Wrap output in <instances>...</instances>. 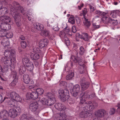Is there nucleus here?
Returning a JSON list of instances; mask_svg holds the SVG:
<instances>
[{
	"instance_id": "nucleus-51",
	"label": "nucleus",
	"mask_w": 120,
	"mask_h": 120,
	"mask_svg": "<svg viewBox=\"0 0 120 120\" xmlns=\"http://www.w3.org/2000/svg\"><path fill=\"white\" fill-rule=\"evenodd\" d=\"M13 36V34L11 32H7L6 37L7 38H11Z\"/></svg>"
},
{
	"instance_id": "nucleus-36",
	"label": "nucleus",
	"mask_w": 120,
	"mask_h": 120,
	"mask_svg": "<svg viewBox=\"0 0 120 120\" xmlns=\"http://www.w3.org/2000/svg\"><path fill=\"white\" fill-rule=\"evenodd\" d=\"M78 53H77L76 56H72L71 57V59L75 63H77L78 61V60L79 59V57L78 56Z\"/></svg>"
},
{
	"instance_id": "nucleus-37",
	"label": "nucleus",
	"mask_w": 120,
	"mask_h": 120,
	"mask_svg": "<svg viewBox=\"0 0 120 120\" xmlns=\"http://www.w3.org/2000/svg\"><path fill=\"white\" fill-rule=\"evenodd\" d=\"M12 55H11V56L10 57V58L11 59V61L12 62H12H15L16 60L15 52H12Z\"/></svg>"
},
{
	"instance_id": "nucleus-3",
	"label": "nucleus",
	"mask_w": 120,
	"mask_h": 120,
	"mask_svg": "<svg viewBox=\"0 0 120 120\" xmlns=\"http://www.w3.org/2000/svg\"><path fill=\"white\" fill-rule=\"evenodd\" d=\"M29 108L30 110L36 115H38L41 111V109L39 107L38 104L37 102L30 103Z\"/></svg>"
},
{
	"instance_id": "nucleus-59",
	"label": "nucleus",
	"mask_w": 120,
	"mask_h": 120,
	"mask_svg": "<svg viewBox=\"0 0 120 120\" xmlns=\"http://www.w3.org/2000/svg\"><path fill=\"white\" fill-rule=\"evenodd\" d=\"M68 22L72 24H74L75 23V20L74 19L69 18L68 20Z\"/></svg>"
},
{
	"instance_id": "nucleus-16",
	"label": "nucleus",
	"mask_w": 120,
	"mask_h": 120,
	"mask_svg": "<svg viewBox=\"0 0 120 120\" xmlns=\"http://www.w3.org/2000/svg\"><path fill=\"white\" fill-rule=\"evenodd\" d=\"M23 80L24 82L26 84H29V85L33 84L34 82L32 81L30 82V77L28 75H24L23 76Z\"/></svg>"
},
{
	"instance_id": "nucleus-27",
	"label": "nucleus",
	"mask_w": 120,
	"mask_h": 120,
	"mask_svg": "<svg viewBox=\"0 0 120 120\" xmlns=\"http://www.w3.org/2000/svg\"><path fill=\"white\" fill-rule=\"evenodd\" d=\"M40 34L44 37H46L49 36L50 34L49 31L48 30H41Z\"/></svg>"
},
{
	"instance_id": "nucleus-11",
	"label": "nucleus",
	"mask_w": 120,
	"mask_h": 120,
	"mask_svg": "<svg viewBox=\"0 0 120 120\" xmlns=\"http://www.w3.org/2000/svg\"><path fill=\"white\" fill-rule=\"evenodd\" d=\"M76 36L81 39H83L85 41H88L89 39L88 37V34L86 33H83L81 35L79 33H77Z\"/></svg>"
},
{
	"instance_id": "nucleus-24",
	"label": "nucleus",
	"mask_w": 120,
	"mask_h": 120,
	"mask_svg": "<svg viewBox=\"0 0 120 120\" xmlns=\"http://www.w3.org/2000/svg\"><path fill=\"white\" fill-rule=\"evenodd\" d=\"M90 114L89 112H86L83 111L80 112L79 116L81 118H86L88 116H90Z\"/></svg>"
},
{
	"instance_id": "nucleus-6",
	"label": "nucleus",
	"mask_w": 120,
	"mask_h": 120,
	"mask_svg": "<svg viewBox=\"0 0 120 120\" xmlns=\"http://www.w3.org/2000/svg\"><path fill=\"white\" fill-rule=\"evenodd\" d=\"M80 86L79 85L77 84L74 86L71 90V93L72 96L74 97H76L80 91Z\"/></svg>"
},
{
	"instance_id": "nucleus-52",
	"label": "nucleus",
	"mask_w": 120,
	"mask_h": 120,
	"mask_svg": "<svg viewBox=\"0 0 120 120\" xmlns=\"http://www.w3.org/2000/svg\"><path fill=\"white\" fill-rule=\"evenodd\" d=\"M7 33V30H0V34L2 35L3 37L5 36Z\"/></svg>"
},
{
	"instance_id": "nucleus-32",
	"label": "nucleus",
	"mask_w": 120,
	"mask_h": 120,
	"mask_svg": "<svg viewBox=\"0 0 120 120\" xmlns=\"http://www.w3.org/2000/svg\"><path fill=\"white\" fill-rule=\"evenodd\" d=\"M98 106V104L97 103L94 102L92 104L89 105V109L90 110L91 109H94L96 108Z\"/></svg>"
},
{
	"instance_id": "nucleus-40",
	"label": "nucleus",
	"mask_w": 120,
	"mask_h": 120,
	"mask_svg": "<svg viewBox=\"0 0 120 120\" xmlns=\"http://www.w3.org/2000/svg\"><path fill=\"white\" fill-rule=\"evenodd\" d=\"M12 81L10 84V85L12 87L15 86L16 85V83L17 82L18 79L16 78L15 79H13Z\"/></svg>"
},
{
	"instance_id": "nucleus-48",
	"label": "nucleus",
	"mask_w": 120,
	"mask_h": 120,
	"mask_svg": "<svg viewBox=\"0 0 120 120\" xmlns=\"http://www.w3.org/2000/svg\"><path fill=\"white\" fill-rule=\"evenodd\" d=\"M15 21L16 25L18 26H19L21 25V21L20 19L15 20Z\"/></svg>"
},
{
	"instance_id": "nucleus-17",
	"label": "nucleus",
	"mask_w": 120,
	"mask_h": 120,
	"mask_svg": "<svg viewBox=\"0 0 120 120\" xmlns=\"http://www.w3.org/2000/svg\"><path fill=\"white\" fill-rule=\"evenodd\" d=\"M54 107L55 108L59 110H63L66 109L65 107H64V105L60 103H58L55 104L54 105Z\"/></svg>"
},
{
	"instance_id": "nucleus-5",
	"label": "nucleus",
	"mask_w": 120,
	"mask_h": 120,
	"mask_svg": "<svg viewBox=\"0 0 120 120\" xmlns=\"http://www.w3.org/2000/svg\"><path fill=\"white\" fill-rule=\"evenodd\" d=\"M33 52L31 53L30 57L33 60H37L39 58L40 56L38 54L39 49L38 48H34L33 49Z\"/></svg>"
},
{
	"instance_id": "nucleus-54",
	"label": "nucleus",
	"mask_w": 120,
	"mask_h": 120,
	"mask_svg": "<svg viewBox=\"0 0 120 120\" xmlns=\"http://www.w3.org/2000/svg\"><path fill=\"white\" fill-rule=\"evenodd\" d=\"M65 34L64 31V30H62L60 32L59 36L61 37H65Z\"/></svg>"
},
{
	"instance_id": "nucleus-43",
	"label": "nucleus",
	"mask_w": 120,
	"mask_h": 120,
	"mask_svg": "<svg viewBox=\"0 0 120 120\" xmlns=\"http://www.w3.org/2000/svg\"><path fill=\"white\" fill-rule=\"evenodd\" d=\"M85 19V25L87 28H88L90 25V22L89 21H88L87 19H86L85 18H84Z\"/></svg>"
},
{
	"instance_id": "nucleus-53",
	"label": "nucleus",
	"mask_w": 120,
	"mask_h": 120,
	"mask_svg": "<svg viewBox=\"0 0 120 120\" xmlns=\"http://www.w3.org/2000/svg\"><path fill=\"white\" fill-rule=\"evenodd\" d=\"M82 97L80 99V104H82L85 102L87 99L82 97Z\"/></svg>"
},
{
	"instance_id": "nucleus-13",
	"label": "nucleus",
	"mask_w": 120,
	"mask_h": 120,
	"mask_svg": "<svg viewBox=\"0 0 120 120\" xmlns=\"http://www.w3.org/2000/svg\"><path fill=\"white\" fill-rule=\"evenodd\" d=\"M85 80L84 78H83L81 79L80 81L82 89L83 90L87 89L89 86V84L88 82H83Z\"/></svg>"
},
{
	"instance_id": "nucleus-15",
	"label": "nucleus",
	"mask_w": 120,
	"mask_h": 120,
	"mask_svg": "<svg viewBox=\"0 0 120 120\" xmlns=\"http://www.w3.org/2000/svg\"><path fill=\"white\" fill-rule=\"evenodd\" d=\"M13 4L14 6L16 8L17 10H20L21 12L23 15L25 14V11L24 8L20 6L17 2H14Z\"/></svg>"
},
{
	"instance_id": "nucleus-31",
	"label": "nucleus",
	"mask_w": 120,
	"mask_h": 120,
	"mask_svg": "<svg viewBox=\"0 0 120 120\" xmlns=\"http://www.w3.org/2000/svg\"><path fill=\"white\" fill-rule=\"evenodd\" d=\"M25 67L23 66H21L20 67L19 69V71L20 75H22L23 74L25 71L26 68Z\"/></svg>"
},
{
	"instance_id": "nucleus-61",
	"label": "nucleus",
	"mask_w": 120,
	"mask_h": 120,
	"mask_svg": "<svg viewBox=\"0 0 120 120\" xmlns=\"http://www.w3.org/2000/svg\"><path fill=\"white\" fill-rule=\"evenodd\" d=\"M93 26L94 28L95 29H98L100 27V26L96 25V24L94 23L93 24Z\"/></svg>"
},
{
	"instance_id": "nucleus-14",
	"label": "nucleus",
	"mask_w": 120,
	"mask_h": 120,
	"mask_svg": "<svg viewBox=\"0 0 120 120\" xmlns=\"http://www.w3.org/2000/svg\"><path fill=\"white\" fill-rule=\"evenodd\" d=\"M11 60L10 58L3 57L1 58V61L4 64L10 65L12 64Z\"/></svg>"
},
{
	"instance_id": "nucleus-63",
	"label": "nucleus",
	"mask_w": 120,
	"mask_h": 120,
	"mask_svg": "<svg viewBox=\"0 0 120 120\" xmlns=\"http://www.w3.org/2000/svg\"><path fill=\"white\" fill-rule=\"evenodd\" d=\"M87 9H84V10H83L82 11V13L83 14V15L84 17V18L85 17V15L87 13Z\"/></svg>"
},
{
	"instance_id": "nucleus-20",
	"label": "nucleus",
	"mask_w": 120,
	"mask_h": 120,
	"mask_svg": "<svg viewBox=\"0 0 120 120\" xmlns=\"http://www.w3.org/2000/svg\"><path fill=\"white\" fill-rule=\"evenodd\" d=\"M111 19L109 17L103 16L102 18L103 22L105 23L108 24L110 23Z\"/></svg>"
},
{
	"instance_id": "nucleus-44",
	"label": "nucleus",
	"mask_w": 120,
	"mask_h": 120,
	"mask_svg": "<svg viewBox=\"0 0 120 120\" xmlns=\"http://www.w3.org/2000/svg\"><path fill=\"white\" fill-rule=\"evenodd\" d=\"M21 47L23 49H25L27 46V44L26 42L24 41H22L21 43Z\"/></svg>"
},
{
	"instance_id": "nucleus-35",
	"label": "nucleus",
	"mask_w": 120,
	"mask_h": 120,
	"mask_svg": "<svg viewBox=\"0 0 120 120\" xmlns=\"http://www.w3.org/2000/svg\"><path fill=\"white\" fill-rule=\"evenodd\" d=\"M36 92L38 94V95H41L44 93L43 90L41 88H39L37 89L36 90Z\"/></svg>"
},
{
	"instance_id": "nucleus-56",
	"label": "nucleus",
	"mask_w": 120,
	"mask_h": 120,
	"mask_svg": "<svg viewBox=\"0 0 120 120\" xmlns=\"http://www.w3.org/2000/svg\"><path fill=\"white\" fill-rule=\"evenodd\" d=\"M77 62L78 63L79 65L81 66L84 65L83 63L82 60L79 58L78 60V61Z\"/></svg>"
},
{
	"instance_id": "nucleus-12",
	"label": "nucleus",
	"mask_w": 120,
	"mask_h": 120,
	"mask_svg": "<svg viewBox=\"0 0 120 120\" xmlns=\"http://www.w3.org/2000/svg\"><path fill=\"white\" fill-rule=\"evenodd\" d=\"M106 111L103 109H101L96 111L95 113V116L97 117L102 118L104 117Z\"/></svg>"
},
{
	"instance_id": "nucleus-1",
	"label": "nucleus",
	"mask_w": 120,
	"mask_h": 120,
	"mask_svg": "<svg viewBox=\"0 0 120 120\" xmlns=\"http://www.w3.org/2000/svg\"><path fill=\"white\" fill-rule=\"evenodd\" d=\"M0 28L2 30H8L4 26H6V25L7 26V24L11 22V19L8 16L3 15L0 17Z\"/></svg>"
},
{
	"instance_id": "nucleus-47",
	"label": "nucleus",
	"mask_w": 120,
	"mask_h": 120,
	"mask_svg": "<svg viewBox=\"0 0 120 120\" xmlns=\"http://www.w3.org/2000/svg\"><path fill=\"white\" fill-rule=\"evenodd\" d=\"M64 39L65 41V43L67 46H68L70 44V42L68 38L67 37H65L64 38Z\"/></svg>"
},
{
	"instance_id": "nucleus-64",
	"label": "nucleus",
	"mask_w": 120,
	"mask_h": 120,
	"mask_svg": "<svg viewBox=\"0 0 120 120\" xmlns=\"http://www.w3.org/2000/svg\"><path fill=\"white\" fill-rule=\"evenodd\" d=\"M49 39L51 40H53L54 39L55 37L53 35H49L48 36Z\"/></svg>"
},
{
	"instance_id": "nucleus-23",
	"label": "nucleus",
	"mask_w": 120,
	"mask_h": 120,
	"mask_svg": "<svg viewBox=\"0 0 120 120\" xmlns=\"http://www.w3.org/2000/svg\"><path fill=\"white\" fill-rule=\"evenodd\" d=\"M17 94L14 92H12L8 94V96L9 98L14 100L15 98L17 96Z\"/></svg>"
},
{
	"instance_id": "nucleus-10",
	"label": "nucleus",
	"mask_w": 120,
	"mask_h": 120,
	"mask_svg": "<svg viewBox=\"0 0 120 120\" xmlns=\"http://www.w3.org/2000/svg\"><path fill=\"white\" fill-rule=\"evenodd\" d=\"M48 41L47 38L40 40L39 43V47L41 48L46 47L48 45Z\"/></svg>"
},
{
	"instance_id": "nucleus-34",
	"label": "nucleus",
	"mask_w": 120,
	"mask_h": 120,
	"mask_svg": "<svg viewBox=\"0 0 120 120\" xmlns=\"http://www.w3.org/2000/svg\"><path fill=\"white\" fill-rule=\"evenodd\" d=\"M11 77L13 79L17 78L18 79V77L17 76L16 72L15 70L11 71Z\"/></svg>"
},
{
	"instance_id": "nucleus-39",
	"label": "nucleus",
	"mask_w": 120,
	"mask_h": 120,
	"mask_svg": "<svg viewBox=\"0 0 120 120\" xmlns=\"http://www.w3.org/2000/svg\"><path fill=\"white\" fill-rule=\"evenodd\" d=\"M95 13L96 14L99 15L101 16H104L106 14L105 13L99 10H97L95 12Z\"/></svg>"
},
{
	"instance_id": "nucleus-50",
	"label": "nucleus",
	"mask_w": 120,
	"mask_h": 120,
	"mask_svg": "<svg viewBox=\"0 0 120 120\" xmlns=\"http://www.w3.org/2000/svg\"><path fill=\"white\" fill-rule=\"evenodd\" d=\"M80 50L79 52V54L81 55H83L84 52L85 50L82 46H81L80 47Z\"/></svg>"
},
{
	"instance_id": "nucleus-28",
	"label": "nucleus",
	"mask_w": 120,
	"mask_h": 120,
	"mask_svg": "<svg viewBox=\"0 0 120 120\" xmlns=\"http://www.w3.org/2000/svg\"><path fill=\"white\" fill-rule=\"evenodd\" d=\"M8 13V10L6 8L4 7L0 9V15H3L6 14Z\"/></svg>"
},
{
	"instance_id": "nucleus-8",
	"label": "nucleus",
	"mask_w": 120,
	"mask_h": 120,
	"mask_svg": "<svg viewBox=\"0 0 120 120\" xmlns=\"http://www.w3.org/2000/svg\"><path fill=\"white\" fill-rule=\"evenodd\" d=\"M60 113H57L56 116V120H66V118L67 116L64 111H62Z\"/></svg>"
},
{
	"instance_id": "nucleus-57",
	"label": "nucleus",
	"mask_w": 120,
	"mask_h": 120,
	"mask_svg": "<svg viewBox=\"0 0 120 120\" xmlns=\"http://www.w3.org/2000/svg\"><path fill=\"white\" fill-rule=\"evenodd\" d=\"M116 109L114 108H112L110 109V115H112L115 113Z\"/></svg>"
},
{
	"instance_id": "nucleus-9",
	"label": "nucleus",
	"mask_w": 120,
	"mask_h": 120,
	"mask_svg": "<svg viewBox=\"0 0 120 120\" xmlns=\"http://www.w3.org/2000/svg\"><path fill=\"white\" fill-rule=\"evenodd\" d=\"M8 116L12 118H15L18 115V112L17 110L14 108L10 109L8 113Z\"/></svg>"
},
{
	"instance_id": "nucleus-46",
	"label": "nucleus",
	"mask_w": 120,
	"mask_h": 120,
	"mask_svg": "<svg viewBox=\"0 0 120 120\" xmlns=\"http://www.w3.org/2000/svg\"><path fill=\"white\" fill-rule=\"evenodd\" d=\"M89 105H88L85 106L83 108V110L84 111L86 112H89V110L90 109H89Z\"/></svg>"
},
{
	"instance_id": "nucleus-26",
	"label": "nucleus",
	"mask_w": 120,
	"mask_h": 120,
	"mask_svg": "<svg viewBox=\"0 0 120 120\" xmlns=\"http://www.w3.org/2000/svg\"><path fill=\"white\" fill-rule=\"evenodd\" d=\"M119 13L118 11H112L110 14L111 16L113 18H116Z\"/></svg>"
},
{
	"instance_id": "nucleus-18",
	"label": "nucleus",
	"mask_w": 120,
	"mask_h": 120,
	"mask_svg": "<svg viewBox=\"0 0 120 120\" xmlns=\"http://www.w3.org/2000/svg\"><path fill=\"white\" fill-rule=\"evenodd\" d=\"M34 29L37 30H42L44 28L43 25L40 23H36L34 24Z\"/></svg>"
},
{
	"instance_id": "nucleus-29",
	"label": "nucleus",
	"mask_w": 120,
	"mask_h": 120,
	"mask_svg": "<svg viewBox=\"0 0 120 120\" xmlns=\"http://www.w3.org/2000/svg\"><path fill=\"white\" fill-rule=\"evenodd\" d=\"M82 93L80 94L81 97H82L84 98L87 99V97L89 96V92L88 91H86L84 92H82Z\"/></svg>"
},
{
	"instance_id": "nucleus-21",
	"label": "nucleus",
	"mask_w": 120,
	"mask_h": 120,
	"mask_svg": "<svg viewBox=\"0 0 120 120\" xmlns=\"http://www.w3.org/2000/svg\"><path fill=\"white\" fill-rule=\"evenodd\" d=\"M15 52L13 50H6L4 52V55L6 57L9 56L10 57L11 56V55H12V52Z\"/></svg>"
},
{
	"instance_id": "nucleus-25",
	"label": "nucleus",
	"mask_w": 120,
	"mask_h": 120,
	"mask_svg": "<svg viewBox=\"0 0 120 120\" xmlns=\"http://www.w3.org/2000/svg\"><path fill=\"white\" fill-rule=\"evenodd\" d=\"M38 94L36 91L32 92L30 95V98L34 100L38 98Z\"/></svg>"
},
{
	"instance_id": "nucleus-45",
	"label": "nucleus",
	"mask_w": 120,
	"mask_h": 120,
	"mask_svg": "<svg viewBox=\"0 0 120 120\" xmlns=\"http://www.w3.org/2000/svg\"><path fill=\"white\" fill-rule=\"evenodd\" d=\"M17 95V97L16 96L14 100L17 102H20L22 100L21 98L18 94Z\"/></svg>"
},
{
	"instance_id": "nucleus-42",
	"label": "nucleus",
	"mask_w": 120,
	"mask_h": 120,
	"mask_svg": "<svg viewBox=\"0 0 120 120\" xmlns=\"http://www.w3.org/2000/svg\"><path fill=\"white\" fill-rule=\"evenodd\" d=\"M81 66V67L79 68V73L81 74H83L85 72V71L86 70L85 68H84L83 67V66Z\"/></svg>"
},
{
	"instance_id": "nucleus-60",
	"label": "nucleus",
	"mask_w": 120,
	"mask_h": 120,
	"mask_svg": "<svg viewBox=\"0 0 120 120\" xmlns=\"http://www.w3.org/2000/svg\"><path fill=\"white\" fill-rule=\"evenodd\" d=\"M75 18L77 23L79 25V24L80 25L81 19L79 18L77 16H75Z\"/></svg>"
},
{
	"instance_id": "nucleus-58",
	"label": "nucleus",
	"mask_w": 120,
	"mask_h": 120,
	"mask_svg": "<svg viewBox=\"0 0 120 120\" xmlns=\"http://www.w3.org/2000/svg\"><path fill=\"white\" fill-rule=\"evenodd\" d=\"M89 7L90 9L91 10L93 11H94L95 9V7L93 5H89Z\"/></svg>"
},
{
	"instance_id": "nucleus-55",
	"label": "nucleus",
	"mask_w": 120,
	"mask_h": 120,
	"mask_svg": "<svg viewBox=\"0 0 120 120\" xmlns=\"http://www.w3.org/2000/svg\"><path fill=\"white\" fill-rule=\"evenodd\" d=\"M89 98L90 99H93V98H95L96 96L95 93H93L91 94L90 95H89Z\"/></svg>"
},
{
	"instance_id": "nucleus-22",
	"label": "nucleus",
	"mask_w": 120,
	"mask_h": 120,
	"mask_svg": "<svg viewBox=\"0 0 120 120\" xmlns=\"http://www.w3.org/2000/svg\"><path fill=\"white\" fill-rule=\"evenodd\" d=\"M8 114V111L6 110H4L0 112V117L1 118L5 119Z\"/></svg>"
},
{
	"instance_id": "nucleus-62",
	"label": "nucleus",
	"mask_w": 120,
	"mask_h": 120,
	"mask_svg": "<svg viewBox=\"0 0 120 120\" xmlns=\"http://www.w3.org/2000/svg\"><path fill=\"white\" fill-rule=\"evenodd\" d=\"M7 40L5 39H3L1 41V44L4 46V45L6 43Z\"/></svg>"
},
{
	"instance_id": "nucleus-19",
	"label": "nucleus",
	"mask_w": 120,
	"mask_h": 120,
	"mask_svg": "<svg viewBox=\"0 0 120 120\" xmlns=\"http://www.w3.org/2000/svg\"><path fill=\"white\" fill-rule=\"evenodd\" d=\"M30 118L32 117L30 116L27 114H24L22 115L20 120H30Z\"/></svg>"
},
{
	"instance_id": "nucleus-30",
	"label": "nucleus",
	"mask_w": 120,
	"mask_h": 120,
	"mask_svg": "<svg viewBox=\"0 0 120 120\" xmlns=\"http://www.w3.org/2000/svg\"><path fill=\"white\" fill-rule=\"evenodd\" d=\"M74 76V73L72 72H70L66 77V79L67 80H70Z\"/></svg>"
},
{
	"instance_id": "nucleus-49",
	"label": "nucleus",
	"mask_w": 120,
	"mask_h": 120,
	"mask_svg": "<svg viewBox=\"0 0 120 120\" xmlns=\"http://www.w3.org/2000/svg\"><path fill=\"white\" fill-rule=\"evenodd\" d=\"M110 23L114 25H117L118 24L116 20H114L112 19H111Z\"/></svg>"
},
{
	"instance_id": "nucleus-4",
	"label": "nucleus",
	"mask_w": 120,
	"mask_h": 120,
	"mask_svg": "<svg viewBox=\"0 0 120 120\" xmlns=\"http://www.w3.org/2000/svg\"><path fill=\"white\" fill-rule=\"evenodd\" d=\"M22 61L23 64L25 67L27 68L31 67L30 69L32 70L34 68L33 64L27 58H23L22 59Z\"/></svg>"
},
{
	"instance_id": "nucleus-41",
	"label": "nucleus",
	"mask_w": 120,
	"mask_h": 120,
	"mask_svg": "<svg viewBox=\"0 0 120 120\" xmlns=\"http://www.w3.org/2000/svg\"><path fill=\"white\" fill-rule=\"evenodd\" d=\"M47 95L48 98H49V99L52 100L54 98L55 99V102L56 101V99L54 96L51 93H48L47 94Z\"/></svg>"
},
{
	"instance_id": "nucleus-33",
	"label": "nucleus",
	"mask_w": 120,
	"mask_h": 120,
	"mask_svg": "<svg viewBox=\"0 0 120 120\" xmlns=\"http://www.w3.org/2000/svg\"><path fill=\"white\" fill-rule=\"evenodd\" d=\"M14 15L13 17L15 19V20L20 19V15L19 13L17 11H15Z\"/></svg>"
},
{
	"instance_id": "nucleus-2",
	"label": "nucleus",
	"mask_w": 120,
	"mask_h": 120,
	"mask_svg": "<svg viewBox=\"0 0 120 120\" xmlns=\"http://www.w3.org/2000/svg\"><path fill=\"white\" fill-rule=\"evenodd\" d=\"M59 94L60 98L64 102L69 98V91L67 89H65L64 90L62 89H60L59 91Z\"/></svg>"
},
{
	"instance_id": "nucleus-38",
	"label": "nucleus",
	"mask_w": 120,
	"mask_h": 120,
	"mask_svg": "<svg viewBox=\"0 0 120 120\" xmlns=\"http://www.w3.org/2000/svg\"><path fill=\"white\" fill-rule=\"evenodd\" d=\"M7 65L4 66V67L3 69L4 71L5 72H7L8 71H9V70H11V71H12V69L11 68V66L10 65Z\"/></svg>"
},
{
	"instance_id": "nucleus-7",
	"label": "nucleus",
	"mask_w": 120,
	"mask_h": 120,
	"mask_svg": "<svg viewBox=\"0 0 120 120\" xmlns=\"http://www.w3.org/2000/svg\"><path fill=\"white\" fill-rule=\"evenodd\" d=\"M40 101L43 105L49 106L53 105L54 103L55 99L53 98L52 100L49 99L48 100L44 98L43 99V100H41Z\"/></svg>"
}]
</instances>
